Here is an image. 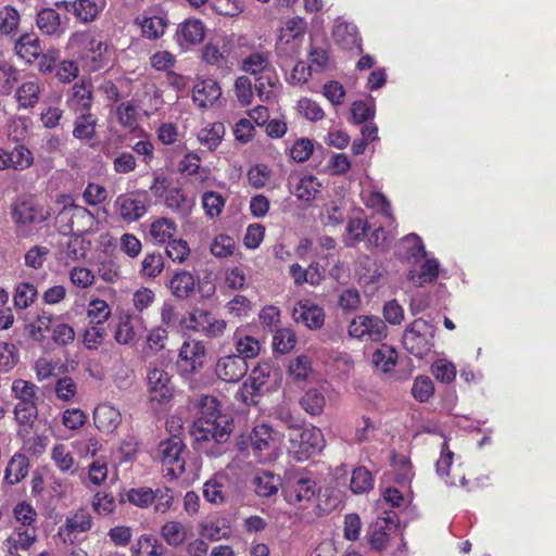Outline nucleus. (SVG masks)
Masks as SVG:
<instances>
[{
	"label": "nucleus",
	"mask_w": 556,
	"mask_h": 556,
	"mask_svg": "<svg viewBox=\"0 0 556 556\" xmlns=\"http://www.w3.org/2000/svg\"><path fill=\"white\" fill-rule=\"evenodd\" d=\"M111 314V307L104 300L92 299L88 304L87 317L89 319V324L103 326V324L110 318Z\"/></svg>",
	"instance_id": "46"
},
{
	"label": "nucleus",
	"mask_w": 556,
	"mask_h": 556,
	"mask_svg": "<svg viewBox=\"0 0 556 556\" xmlns=\"http://www.w3.org/2000/svg\"><path fill=\"white\" fill-rule=\"evenodd\" d=\"M93 422L103 433H113L122 422L121 412L109 403L99 404L93 410Z\"/></svg>",
	"instance_id": "17"
},
{
	"label": "nucleus",
	"mask_w": 556,
	"mask_h": 556,
	"mask_svg": "<svg viewBox=\"0 0 556 556\" xmlns=\"http://www.w3.org/2000/svg\"><path fill=\"white\" fill-rule=\"evenodd\" d=\"M106 336L104 326L90 324V327L86 328L83 336L81 342L88 350H97L102 345Z\"/></svg>",
	"instance_id": "60"
},
{
	"label": "nucleus",
	"mask_w": 556,
	"mask_h": 556,
	"mask_svg": "<svg viewBox=\"0 0 556 556\" xmlns=\"http://www.w3.org/2000/svg\"><path fill=\"white\" fill-rule=\"evenodd\" d=\"M37 386L33 382L16 379L12 383V393L17 402H37Z\"/></svg>",
	"instance_id": "58"
},
{
	"label": "nucleus",
	"mask_w": 556,
	"mask_h": 556,
	"mask_svg": "<svg viewBox=\"0 0 556 556\" xmlns=\"http://www.w3.org/2000/svg\"><path fill=\"white\" fill-rule=\"evenodd\" d=\"M74 328L66 323L54 321L51 329V340L59 346H67L75 340Z\"/></svg>",
	"instance_id": "57"
},
{
	"label": "nucleus",
	"mask_w": 556,
	"mask_h": 556,
	"mask_svg": "<svg viewBox=\"0 0 556 556\" xmlns=\"http://www.w3.org/2000/svg\"><path fill=\"white\" fill-rule=\"evenodd\" d=\"M51 458L60 471L70 473L76 472V462L72 452L65 444L59 443L54 445L51 451Z\"/></svg>",
	"instance_id": "35"
},
{
	"label": "nucleus",
	"mask_w": 556,
	"mask_h": 556,
	"mask_svg": "<svg viewBox=\"0 0 556 556\" xmlns=\"http://www.w3.org/2000/svg\"><path fill=\"white\" fill-rule=\"evenodd\" d=\"M147 380L150 402L163 404L173 399L175 388L166 370L153 368L149 370Z\"/></svg>",
	"instance_id": "10"
},
{
	"label": "nucleus",
	"mask_w": 556,
	"mask_h": 556,
	"mask_svg": "<svg viewBox=\"0 0 556 556\" xmlns=\"http://www.w3.org/2000/svg\"><path fill=\"white\" fill-rule=\"evenodd\" d=\"M440 264L435 258H427L420 265V270L416 274L410 270L407 275L409 281L414 282L417 287H424L427 283L434 282L439 277Z\"/></svg>",
	"instance_id": "27"
},
{
	"label": "nucleus",
	"mask_w": 556,
	"mask_h": 556,
	"mask_svg": "<svg viewBox=\"0 0 556 556\" xmlns=\"http://www.w3.org/2000/svg\"><path fill=\"white\" fill-rule=\"evenodd\" d=\"M29 470V459L25 454L15 453L9 460L4 471V482L16 484L25 479Z\"/></svg>",
	"instance_id": "23"
},
{
	"label": "nucleus",
	"mask_w": 556,
	"mask_h": 556,
	"mask_svg": "<svg viewBox=\"0 0 556 556\" xmlns=\"http://www.w3.org/2000/svg\"><path fill=\"white\" fill-rule=\"evenodd\" d=\"M92 86L90 83L81 80L73 86V101L76 109L88 112L92 104Z\"/></svg>",
	"instance_id": "48"
},
{
	"label": "nucleus",
	"mask_w": 556,
	"mask_h": 556,
	"mask_svg": "<svg viewBox=\"0 0 556 556\" xmlns=\"http://www.w3.org/2000/svg\"><path fill=\"white\" fill-rule=\"evenodd\" d=\"M37 295V288L33 283L21 282L15 288L14 305L16 308L25 309L35 302Z\"/></svg>",
	"instance_id": "49"
},
{
	"label": "nucleus",
	"mask_w": 556,
	"mask_h": 556,
	"mask_svg": "<svg viewBox=\"0 0 556 556\" xmlns=\"http://www.w3.org/2000/svg\"><path fill=\"white\" fill-rule=\"evenodd\" d=\"M135 24L140 27L142 35H164L169 26V20L164 13L146 11L135 18Z\"/></svg>",
	"instance_id": "20"
},
{
	"label": "nucleus",
	"mask_w": 556,
	"mask_h": 556,
	"mask_svg": "<svg viewBox=\"0 0 556 556\" xmlns=\"http://www.w3.org/2000/svg\"><path fill=\"white\" fill-rule=\"evenodd\" d=\"M296 343L295 333L289 328H278L273 337L274 351L279 354L289 353Z\"/></svg>",
	"instance_id": "50"
},
{
	"label": "nucleus",
	"mask_w": 556,
	"mask_h": 556,
	"mask_svg": "<svg viewBox=\"0 0 556 556\" xmlns=\"http://www.w3.org/2000/svg\"><path fill=\"white\" fill-rule=\"evenodd\" d=\"M397 528L396 520L391 516L380 517L368 529V544L372 551L387 549L391 535Z\"/></svg>",
	"instance_id": "13"
},
{
	"label": "nucleus",
	"mask_w": 556,
	"mask_h": 556,
	"mask_svg": "<svg viewBox=\"0 0 556 556\" xmlns=\"http://www.w3.org/2000/svg\"><path fill=\"white\" fill-rule=\"evenodd\" d=\"M301 408L311 416H319L326 406V396L321 389L312 388L300 397Z\"/></svg>",
	"instance_id": "26"
},
{
	"label": "nucleus",
	"mask_w": 556,
	"mask_h": 556,
	"mask_svg": "<svg viewBox=\"0 0 556 556\" xmlns=\"http://www.w3.org/2000/svg\"><path fill=\"white\" fill-rule=\"evenodd\" d=\"M248 369L244 357L235 354L219 357L215 365L217 378L228 383L240 381L247 375Z\"/></svg>",
	"instance_id": "14"
},
{
	"label": "nucleus",
	"mask_w": 556,
	"mask_h": 556,
	"mask_svg": "<svg viewBox=\"0 0 556 556\" xmlns=\"http://www.w3.org/2000/svg\"><path fill=\"white\" fill-rule=\"evenodd\" d=\"M434 378L442 383H452L456 378V366L444 358L437 359L431 366Z\"/></svg>",
	"instance_id": "54"
},
{
	"label": "nucleus",
	"mask_w": 556,
	"mask_h": 556,
	"mask_svg": "<svg viewBox=\"0 0 556 556\" xmlns=\"http://www.w3.org/2000/svg\"><path fill=\"white\" fill-rule=\"evenodd\" d=\"M225 134L226 128L224 123L214 122L201 128L197 134V138L208 151H215L220 146Z\"/></svg>",
	"instance_id": "24"
},
{
	"label": "nucleus",
	"mask_w": 556,
	"mask_h": 556,
	"mask_svg": "<svg viewBox=\"0 0 556 556\" xmlns=\"http://www.w3.org/2000/svg\"><path fill=\"white\" fill-rule=\"evenodd\" d=\"M92 516L87 509L79 508L71 516L66 517L65 529L68 533H83L92 528Z\"/></svg>",
	"instance_id": "36"
},
{
	"label": "nucleus",
	"mask_w": 556,
	"mask_h": 556,
	"mask_svg": "<svg viewBox=\"0 0 556 556\" xmlns=\"http://www.w3.org/2000/svg\"><path fill=\"white\" fill-rule=\"evenodd\" d=\"M160 533L169 546L177 547L187 541L189 531L180 521L169 520L162 526Z\"/></svg>",
	"instance_id": "28"
},
{
	"label": "nucleus",
	"mask_w": 556,
	"mask_h": 556,
	"mask_svg": "<svg viewBox=\"0 0 556 556\" xmlns=\"http://www.w3.org/2000/svg\"><path fill=\"white\" fill-rule=\"evenodd\" d=\"M54 319L55 318L51 314L45 311L37 315L35 320L26 326L29 338L38 343L43 342L46 333L52 329Z\"/></svg>",
	"instance_id": "31"
},
{
	"label": "nucleus",
	"mask_w": 556,
	"mask_h": 556,
	"mask_svg": "<svg viewBox=\"0 0 556 556\" xmlns=\"http://www.w3.org/2000/svg\"><path fill=\"white\" fill-rule=\"evenodd\" d=\"M349 334L362 341L378 342L387 337V326L379 317L361 315L350 323Z\"/></svg>",
	"instance_id": "9"
},
{
	"label": "nucleus",
	"mask_w": 556,
	"mask_h": 556,
	"mask_svg": "<svg viewBox=\"0 0 556 556\" xmlns=\"http://www.w3.org/2000/svg\"><path fill=\"white\" fill-rule=\"evenodd\" d=\"M220 96L222 89L213 79L198 81L192 90L193 102L201 109L212 106Z\"/></svg>",
	"instance_id": "18"
},
{
	"label": "nucleus",
	"mask_w": 556,
	"mask_h": 556,
	"mask_svg": "<svg viewBox=\"0 0 556 556\" xmlns=\"http://www.w3.org/2000/svg\"><path fill=\"white\" fill-rule=\"evenodd\" d=\"M177 232V225L174 220L160 217L150 225V236L157 243H168Z\"/></svg>",
	"instance_id": "32"
},
{
	"label": "nucleus",
	"mask_w": 556,
	"mask_h": 556,
	"mask_svg": "<svg viewBox=\"0 0 556 556\" xmlns=\"http://www.w3.org/2000/svg\"><path fill=\"white\" fill-rule=\"evenodd\" d=\"M162 471L165 477L177 479L185 472L186 445L179 437L163 441L159 447Z\"/></svg>",
	"instance_id": "4"
},
{
	"label": "nucleus",
	"mask_w": 556,
	"mask_h": 556,
	"mask_svg": "<svg viewBox=\"0 0 556 556\" xmlns=\"http://www.w3.org/2000/svg\"><path fill=\"white\" fill-rule=\"evenodd\" d=\"M374 477L371 472L364 466L353 469L350 480V489L354 494L368 493L374 488Z\"/></svg>",
	"instance_id": "33"
},
{
	"label": "nucleus",
	"mask_w": 556,
	"mask_h": 556,
	"mask_svg": "<svg viewBox=\"0 0 556 556\" xmlns=\"http://www.w3.org/2000/svg\"><path fill=\"white\" fill-rule=\"evenodd\" d=\"M406 245L405 255L409 260L419 262L426 257V248L421 238L416 233H409L403 238Z\"/></svg>",
	"instance_id": "62"
},
{
	"label": "nucleus",
	"mask_w": 556,
	"mask_h": 556,
	"mask_svg": "<svg viewBox=\"0 0 556 556\" xmlns=\"http://www.w3.org/2000/svg\"><path fill=\"white\" fill-rule=\"evenodd\" d=\"M38 416L37 402H17L14 407L15 420L25 427H33Z\"/></svg>",
	"instance_id": "53"
},
{
	"label": "nucleus",
	"mask_w": 556,
	"mask_h": 556,
	"mask_svg": "<svg viewBox=\"0 0 556 556\" xmlns=\"http://www.w3.org/2000/svg\"><path fill=\"white\" fill-rule=\"evenodd\" d=\"M270 63L268 58L262 53H252L242 61V71L255 75V90L262 97L266 85L274 86L271 78L266 75L269 70Z\"/></svg>",
	"instance_id": "15"
},
{
	"label": "nucleus",
	"mask_w": 556,
	"mask_h": 556,
	"mask_svg": "<svg viewBox=\"0 0 556 556\" xmlns=\"http://www.w3.org/2000/svg\"><path fill=\"white\" fill-rule=\"evenodd\" d=\"M116 116L118 123L129 130H134L138 126V108L131 102H123L116 108Z\"/></svg>",
	"instance_id": "47"
},
{
	"label": "nucleus",
	"mask_w": 556,
	"mask_h": 556,
	"mask_svg": "<svg viewBox=\"0 0 556 556\" xmlns=\"http://www.w3.org/2000/svg\"><path fill=\"white\" fill-rule=\"evenodd\" d=\"M292 318L309 329H319L324 325L325 313L321 307L309 300H301L292 309Z\"/></svg>",
	"instance_id": "16"
},
{
	"label": "nucleus",
	"mask_w": 556,
	"mask_h": 556,
	"mask_svg": "<svg viewBox=\"0 0 556 556\" xmlns=\"http://www.w3.org/2000/svg\"><path fill=\"white\" fill-rule=\"evenodd\" d=\"M88 217L91 219L93 216L91 212L80 205L71 203L68 205H64L63 208L56 216L58 222L66 220L67 223L62 226L64 232H70L74 230V219L75 218H85Z\"/></svg>",
	"instance_id": "34"
},
{
	"label": "nucleus",
	"mask_w": 556,
	"mask_h": 556,
	"mask_svg": "<svg viewBox=\"0 0 556 556\" xmlns=\"http://www.w3.org/2000/svg\"><path fill=\"white\" fill-rule=\"evenodd\" d=\"M320 184L313 175H304L299 179L294 188L295 197L305 202H311L319 192Z\"/></svg>",
	"instance_id": "37"
},
{
	"label": "nucleus",
	"mask_w": 556,
	"mask_h": 556,
	"mask_svg": "<svg viewBox=\"0 0 556 556\" xmlns=\"http://www.w3.org/2000/svg\"><path fill=\"white\" fill-rule=\"evenodd\" d=\"M226 204V199L216 191H205L202 194V206L210 218L218 217Z\"/></svg>",
	"instance_id": "51"
},
{
	"label": "nucleus",
	"mask_w": 556,
	"mask_h": 556,
	"mask_svg": "<svg viewBox=\"0 0 556 556\" xmlns=\"http://www.w3.org/2000/svg\"><path fill=\"white\" fill-rule=\"evenodd\" d=\"M314 152L313 141L308 138L296 139L289 149L290 157L296 163L307 161Z\"/></svg>",
	"instance_id": "63"
},
{
	"label": "nucleus",
	"mask_w": 556,
	"mask_h": 556,
	"mask_svg": "<svg viewBox=\"0 0 556 556\" xmlns=\"http://www.w3.org/2000/svg\"><path fill=\"white\" fill-rule=\"evenodd\" d=\"M316 481L305 476H294L287 480L283 493L287 502L291 505L306 508L317 493Z\"/></svg>",
	"instance_id": "8"
},
{
	"label": "nucleus",
	"mask_w": 556,
	"mask_h": 556,
	"mask_svg": "<svg viewBox=\"0 0 556 556\" xmlns=\"http://www.w3.org/2000/svg\"><path fill=\"white\" fill-rule=\"evenodd\" d=\"M255 493L269 497L278 492L279 479L268 471H263L254 478Z\"/></svg>",
	"instance_id": "44"
},
{
	"label": "nucleus",
	"mask_w": 556,
	"mask_h": 556,
	"mask_svg": "<svg viewBox=\"0 0 556 556\" xmlns=\"http://www.w3.org/2000/svg\"><path fill=\"white\" fill-rule=\"evenodd\" d=\"M83 60L89 71L96 72L103 68L108 64V43L90 37Z\"/></svg>",
	"instance_id": "19"
},
{
	"label": "nucleus",
	"mask_w": 556,
	"mask_h": 556,
	"mask_svg": "<svg viewBox=\"0 0 556 556\" xmlns=\"http://www.w3.org/2000/svg\"><path fill=\"white\" fill-rule=\"evenodd\" d=\"M41 91L42 86L39 79L22 83L15 91L18 109L28 110L35 108L40 101Z\"/></svg>",
	"instance_id": "21"
},
{
	"label": "nucleus",
	"mask_w": 556,
	"mask_h": 556,
	"mask_svg": "<svg viewBox=\"0 0 556 556\" xmlns=\"http://www.w3.org/2000/svg\"><path fill=\"white\" fill-rule=\"evenodd\" d=\"M108 476V462L104 458L94 459L88 465L87 481L90 484L99 486L105 482Z\"/></svg>",
	"instance_id": "61"
},
{
	"label": "nucleus",
	"mask_w": 556,
	"mask_h": 556,
	"mask_svg": "<svg viewBox=\"0 0 556 556\" xmlns=\"http://www.w3.org/2000/svg\"><path fill=\"white\" fill-rule=\"evenodd\" d=\"M97 118L91 113H83L75 121L73 136L80 140H90L96 135Z\"/></svg>",
	"instance_id": "41"
},
{
	"label": "nucleus",
	"mask_w": 556,
	"mask_h": 556,
	"mask_svg": "<svg viewBox=\"0 0 556 556\" xmlns=\"http://www.w3.org/2000/svg\"><path fill=\"white\" fill-rule=\"evenodd\" d=\"M22 552H28L38 541V528H13L4 540Z\"/></svg>",
	"instance_id": "25"
},
{
	"label": "nucleus",
	"mask_w": 556,
	"mask_h": 556,
	"mask_svg": "<svg viewBox=\"0 0 556 556\" xmlns=\"http://www.w3.org/2000/svg\"><path fill=\"white\" fill-rule=\"evenodd\" d=\"M429 329L430 325L425 319H415L404 332V349L415 357L426 356L433 346L432 336H428Z\"/></svg>",
	"instance_id": "6"
},
{
	"label": "nucleus",
	"mask_w": 556,
	"mask_h": 556,
	"mask_svg": "<svg viewBox=\"0 0 556 556\" xmlns=\"http://www.w3.org/2000/svg\"><path fill=\"white\" fill-rule=\"evenodd\" d=\"M454 460V453L451 451L447 440L441 444L440 457L437 460L435 468L439 476L445 478V482L456 484L454 480H448L450 469Z\"/></svg>",
	"instance_id": "55"
},
{
	"label": "nucleus",
	"mask_w": 556,
	"mask_h": 556,
	"mask_svg": "<svg viewBox=\"0 0 556 556\" xmlns=\"http://www.w3.org/2000/svg\"><path fill=\"white\" fill-rule=\"evenodd\" d=\"M190 329L202 332L207 338H218L226 329V321L203 308H193L189 314Z\"/></svg>",
	"instance_id": "11"
},
{
	"label": "nucleus",
	"mask_w": 556,
	"mask_h": 556,
	"mask_svg": "<svg viewBox=\"0 0 556 556\" xmlns=\"http://www.w3.org/2000/svg\"><path fill=\"white\" fill-rule=\"evenodd\" d=\"M18 70L7 61H0V96H10L18 81Z\"/></svg>",
	"instance_id": "39"
},
{
	"label": "nucleus",
	"mask_w": 556,
	"mask_h": 556,
	"mask_svg": "<svg viewBox=\"0 0 556 556\" xmlns=\"http://www.w3.org/2000/svg\"><path fill=\"white\" fill-rule=\"evenodd\" d=\"M20 13L12 5H5L0 10V34L10 35L17 30Z\"/></svg>",
	"instance_id": "59"
},
{
	"label": "nucleus",
	"mask_w": 556,
	"mask_h": 556,
	"mask_svg": "<svg viewBox=\"0 0 556 556\" xmlns=\"http://www.w3.org/2000/svg\"><path fill=\"white\" fill-rule=\"evenodd\" d=\"M60 24V14L54 9H43L37 14V26L43 35H56Z\"/></svg>",
	"instance_id": "43"
},
{
	"label": "nucleus",
	"mask_w": 556,
	"mask_h": 556,
	"mask_svg": "<svg viewBox=\"0 0 556 556\" xmlns=\"http://www.w3.org/2000/svg\"><path fill=\"white\" fill-rule=\"evenodd\" d=\"M235 346L238 352L237 356L244 357V361L248 358H254L258 355L261 351V345L257 339L251 336H243L239 332L235 333Z\"/></svg>",
	"instance_id": "42"
},
{
	"label": "nucleus",
	"mask_w": 556,
	"mask_h": 556,
	"mask_svg": "<svg viewBox=\"0 0 556 556\" xmlns=\"http://www.w3.org/2000/svg\"><path fill=\"white\" fill-rule=\"evenodd\" d=\"M199 417L192 425L191 434L201 448V443L220 444L228 440L233 420L220 410L219 401L213 395H202L198 401Z\"/></svg>",
	"instance_id": "1"
},
{
	"label": "nucleus",
	"mask_w": 556,
	"mask_h": 556,
	"mask_svg": "<svg viewBox=\"0 0 556 556\" xmlns=\"http://www.w3.org/2000/svg\"><path fill=\"white\" fill-rule=\"evenodd\" d=\"M173 295L180 300L189 299L195 290V279L188 270H179L169 280Z\"/></svg>",
	"instance_id": "22"
},
{
	"label": "nucleus",
	"mask_w": 556,
	"mask_h": 556,
	"mask_svg": "<svg viewBox=\"0 0 556 556\" xmlns=\"http://www.w3.org/2000/svg\"><path fill=\"white\" fill-rule=\"evenodd\" d=\"M121 194L115 201V206L121 218L127 223H134L142 218L148 212V201L146 193L141 194Z\"/></svg>",
	"instance_id": "12"
},
{
	"label": "nucleus",
	"mask_w": 556,
	"mask_h": 556,
	"mask_svg": "<svg viewBox=\"0 0 556 556\" xmlns=\"http://www.w3.org/2000/svg\"><path fill=\"white\" fill-rule=\"evenodd\" d=\"M11 217L17 235L28 237L37 226L50 218V212L33 199L22 198L12 203Z\"/></svg>",
	"instance_id": "2"
},
{
	"label": "nucleus",
	"mask_w": 556,
	"mask_h": 556,
	"mask_svg": "<svg viewBox=\"0 0 556 556\" xmlns=\"http://www.w3.org/2000/svg\"><path fill=\"white\" fill-rule=\"evenodd\" d=\"M276 431L265 424L257 425L250 434V447L260 463H267L277 457L278 443Z\"/></svg>",
	"instance_id": "5"
},
{
	"label": "nucleus",
	"mask_w": 556,
	"mask_h": 556,
	"mask_svg": "<svg viewBox=\"0 0 556 556\" xmlns=\"http://www.w3.org/2000/svg\"><path fill=\"white\" fill-rule=\"evenodd\" d=\"M165 548L152 535H141L136 544V556H162Z\"/></svg>",
	"instance_id": "56"
},
{
	"label": "nucleus",
	"mask_w": 556,
	"mask_h": 556,
	"mask_svg": "<svg viewBox=\"0 0 556 556\" xmlns=\"http://www.w3.org/2000/svg\"><path fill=\"white\" fill-rule=\"evenodd\" d=\"M9 168L17 172L29 168L34 163V154L23 143H17L13 149L8 150Z\"/></svg>",
	"instance_id": "30"
},
{
	"label": "nucleus",
	"mask_w": 556,
	"mask_h": 556,
	"mask_svg": "<svg viewBox=\"0 0 556 556\" xmlns=\"http://www.w3.org/2000/svg\"><path fill=\"white\" fill-rule=\"evenodd\" d=\"M312 371V362L308 356L300 355L290 362L288 372L295 381H305Z\"/></svg>",
	"instance_id": "64"
},
{
	"label": "nucleus",
	"mask_w": 556,
	"mask_h": 556,
	"mask_svg": "<svg viewBox=\"0 0 556 556\" xmlns=\"http://www.w3.org/2000/svg\"><path fill=\"white\" fill-rule=\"evenodd\" d=\"M290 453L298 462H304L319 454L324 446L325 440L320 429L311 428H292L289 432Z\"/></svg>",
	"instance_id": "3"
},
{
	"label": "nucleus",
	"mask_w": 556,
	"mask_h": 556,
	"mask_svg": "<svg viewBox=\"0 0 556 556\" xmlns=\"http://www.w3.org/2000/svg\"><path fill=\"white\" fill-rule=\"evenodd\" d=\"M13 517L18 523L15 528H37L36 522L38 514L36 509L27 502H18L13 507Z\"/></svg>",
	"instance_id": "38"
},
{
	"label": "nucleus",
	"mask_w": 556,
	"mask_h": 556,
	"mask_svg": "<svg viewBox=\"0 0 556 556\" xmlns=\"http://www.w3.org/2000/svg\"><path fill=\"white\" fill-rule=\"evenodd\" d=\"M103 9V2L99 4L93 0H76L73 10L77 18L84 23L93 21Z\"/></svg>",
	"instance_id": "45"
},
{
	"label": "nucleus",
	"mask_w": 556,
	"mask_h": 556,
	"mask_svg": "<svg viewBox=\"0 0 556 556\" xmlns=\"http://www.w3.org/2000/svg\"><path fill=\"white\" fill-rule=\"evenodd\" d=\"M14 49L16 54L28 64L37 61L43 50L39 37H18Z\"/></svg>",
	"instance_id": "29"
},
{
	"label": "nucleus",
	"mask_w": 556,
	"mask_h": 556,
	"mask_svg": "<svg viewBox=\"0 0 556 556\" xmlns=\"http://www.w3.org/2000/svg\"><path fill=\"white\" fill-rule=\"evenodd\" d=\"M164 269V258L159 252L147 253L141 262L142 277L156 278Z\"/></svg>",
	"instance_id": "52"
},
{
	"label": "nucleus",
	"mask_w": 556,
	"mask_h": 556,
	"mask_svg": "<svg viewBox=\"0 0 556 556\" xmlns=\"http://www.w3.org/2000/svg\"><path fill=\"white\" fill-rule=\"evenodd\" d=\"M397 362V352L394 348L382 344L372 354V363L376 368L383 372L390 371Z\"/></svg>",
	"instance_id": "40"
},
{
	"label": "nucleus",
	"mask_w": 556,
	"mask_h": 556,
	"mask_svg": "<svg viewBox=\"0 0 556 556\" xmlns=\"http://www.w3.org/2000/svg\"><path fill=\"white\" fill-rule=\"evenodd\" d=\"M206 348L197 340L185 341L179 349L176 366L180 375L189 376L198 372L204 366Z\"/></svg>",
	"instance_id": "7"
}]
</instances>
